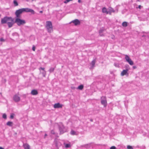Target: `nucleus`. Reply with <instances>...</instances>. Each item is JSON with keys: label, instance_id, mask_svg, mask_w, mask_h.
I'll return each instance as SVG.
<instances>
[{"label": "nucleus", "instance_id": "1", "mask_svg": "<svg viewBox=\"0 0 149 149\" xmlns=\"http://www.w3.org/2000/svg\"><path fill=\"white\" fill-rule=\"evenodd\" d=\"M24 12H30L33 14H34V11L33 10L28 8L20 9L17 10L15 13V14L16 15V18H20V15L22 14Z\"/></svg>", "mask_w": 149, "mask_h": 149}, {"label": "nucleus", "instance_id": "2", "mask_svg": "<svg viewBox=\"0 0 149 149\" xmlns=\"http://www.w3.org/2000/svg\"><path fill=\"white\" fill-rule=\"evenodd\" d=\"M45 27L49 33H51L53 31V26L52 22L50 21H47L46 22Z\"/></svg>", "mask_w": 149, "mask_h": 149}, {"label": "nucleus", "instance_id": "3", "mask_svg": "<svg viewBox=\"0 0 149 149\" xmlns=\"http://www.w3.org/2000/svg\"><path fill=\"white\" fill-rule=\"evenodd\" d=\"M59 130L60 131V134H62L67 131L65 127L61 123L58 124Z\"/></svg>", "mask_w": 149, "mask_h": 149}, {"label": "nucleus", "instance_id": "4", "mask_svg": "<svg viewBox=\"0 0 149 149\" xmlns=\"http://www.w3.org/2000/svg\"><path fill=\"white\" fill-rule=\"evenodd\" d=\"M8 21H11L13 22L14 21V19L11 17L5 16L1 19V22L2 24H4L7 23V22Z\"/></svg>", "mask_w": 149, "mask_h": 149}, {"label": "nucleus", "instance_id": "5", "mask_svg": "<svg viewBox=\"0 0 149 149\" xmlns=\"http://www.w3.org/2000/svg\"><path fill=\"white\" fill-rule=\"evenodd\" d=\"M14 23H17L18 26H20L25 24L26 22L25 20L21 19L19 18H16Z\"/></svg>", "mask_w": 149, "mask_h": 149}, {"label": "nucleus", "instance_id": "6", "mask_svg": "<svg viewBox=\"0 0 149 149\" xmlns=\"http://www.w3.org/2000/svg\"><path fill=\"white\" fill-rule=\"evenodd\" d=\"M100 99L101 104L103 105L104 107H106L107 104L106 97L105 96H102Z\"/></svg>", "mask_w": 149, "mask_h": 149}, {"label": "nucleus", "instance_id": "7", "mask_svg": "<svg viewBox=\"0 0 149 149\" xmlns=\"http://www.w3.org/2000/svg\"><path fill=\"white\" fill-rule=\"evenodd\" d=\"M125 58L126 60V61L130 65H133L134 64V63L133 61L131 60V59L127 55H125Z\"/></svg>", "mask_w": 149, "mask_h": 149}, {"label": "nucleus", "instance_id": "8", "mask_svg": "<svg viewBox=\"0 0 149 149\" xmlns=\"http://www.w3.org/2000/svg\"><path fill=\"white\" fill-rule=\"evenodd\" d=\"M71 22L73 23L75 26H77L80 24L81 22L78 19H76L72 20Z\"/></svg>", "mask_w": 149, "mask_h": 149}, {"label": "nucleus", "instance_id": "9", "mask_svg": "<svg viewBox=\"0 0 149 149\" xmlns=\"http://www.w3.org/2000/svg\"><path fill=\"white\" fill-rule=\"evenodd\" d=\"M128 71L126 70H123V71L121 72L120 75L121 76H123L125 75L128 76L129 75V73L128 72Z\"/></svg>", "mask_w": 149, "mask_h": 149}, {"label": "nucleus", "instance_id": "10", "mask_svg": "<svg viewBox=\"0 0 149 149\" xmlns=\"http://www.w3.org/2000/svg\"><path fill=\"white\" fill-rule=\"evenodd\" d=\"M63 106V105L60 104L59 103H58L55 104L54 105V108H62Z\"/></svg>", "mask_w": 149, "mask_h": 149}, {"label": "nucleus", "instance_id": "11", "mask_svg": "<svg viewBox=\"0 0 149 149\" xmlns=\"http://www.w3.org/2000/svg\"><path fill=\"white\" fill-rule=\"evenodd\" d=\"M13 98L15 102H18L20 101V97L16 95L14 96Z\"/></svg>", "mask_w": 149, "mask_h": 149}, {"label": "nucleus", "instance_id": "12", "mask_svg": "<svg viewBox=\"0 0 149 149\" xmlns=\"http://www.w3.org/2000/svg\"><path fill=\"white\" fill-rule=\"evenodd\" d=\"M115 10L112 8H109L108 11V13H107V14H109L110 15H111L112 13L115 12Z\"/></svg>", "mask_w": 149, "mask_h": 149}, {"label": "nucleus", "instance_id": "13", "mask_svg": "<svg viewBox=\"0 0 149 149\" xmlns=\"http://www.w3.org/2000/svg\"><path fill=\"white\" fill-rule=\"evenodd\" d=\"M105 31V29L103 28H102L100 29L99 31V33L100 36H104V35L102 33L103 32Z\"/></svg>", "mask_w": 149, "mask_h": 149}, {"label": "nucleus", "instance_id": "14", "mask_svg": "<svg viewBox=\"0 0 149 149\" xmlns=\"http://www.w3.org/2000/svg\"><path fill=\"white\" fill-rule=\"evenodd\" d=\"M31 93L33 95H36L38 94V92L36 90H33L31 91Z\"/></svg>", "mask_w": 149, "mask_h": 149}, {"label": "nucleus", "instance_id": "15", "mask_svg": "<svg viewBox=\"0 0 149 149\" xmlns=\"http://www.w3.org/2000/svg\"><path fill=\"white\" fill-rule=\"evenodd\" d=\"M23 146L24 147V149H30V146L28 144H23Z\"/></svg>", "mask_w": 149, "mask_h": 149}, {"label": "nucleus", "instance_id": "16", "mask_svg": "<svg viewBox=\"0 0 149 149\" xmlns=\"http://www.w3.org/2000/svg\"><path fill=\"white\" fill-rule=\"evenodd\" d=\"M14 23L13 22H8L7 23L8 26L9 28L11 27L13 25Z\"/></svg>", "mask_w": 149, "mask_h": 149}, {"label": "nucleus", "instance_id": "17", "mask_svg": "<svg viewBox=\"0 0 149 149\" xmlns=\"http://www.w3.org/2000/svg\"><path fill=\"white\" fill-rule=\"evenodd\" d=\"M95 59L93 60L91 62V64L92 65L91 68H93L95 66Z\"/></svg>", "mask_w": 149, "mask_h": 149}, {"label": "nucleus", "instance_id": "18", "mask_svg": "<svg viewBox=\"0 0 149 149\" xmlns=\"http://www.w3.org/2000/svg\"><path fill=\"white\" fill-rule=\"evenodd\" d=\"M6 125L10 127H12L13 126V123L12 122L8 121L6 123Z\"/></svg>", "mask_w": 149, "mask_h": 149}, {"label": "nucleus", "instance_id": "19", "mask_svg": "<svg viewBox=\"0 0 149 149\" xmlns=\"http://www.w3.org/2000/svg\"><path fill=\"white\" fill-rule=\"evenodd\" d=\"M84 88V86L83 85H79L78 87L77 88V89H79L80 90H82Z\"/></svg>", "mask_w": 149, "mask_h": 149}, {"label": "nucleus", "instance_id": "20", "mask_svg": "<svg viewBox=\"0 0 149 149\" xmlns=\"http://www.w3.org/2000/svg\"><path fill=\"white\" fill-rule=\"evenodd\" d=\"M102 12L103 13H106L107 14V13H108V11L105 7H104L102 9Z\"/></svg>", "mask_w": 149, "mask_h": 149}, {"label": "nucleus", "instance_id": "21", "mask_svg": "<svg viewBox=\"0 0 149 149\" xmlns=\"http://www.w3.org/2000/svg\"><path fill=\"white\" fill-rule=\"evenodd\" d=\"M127 22H124L122 24V25L123 27H126L127 26Z\"/></svg>", "mask_w": 149, "mask_h": 149}, {"label": "nucleus", "instance_id": "22", "mask_svg": "<svg viewBox=\"0 0 149 149\" xmlns=\"http://www.w3.org/2000/svg\"><path fill=\"white\" fill-rule=\"evenodd\" d=\"M125 70H129L130 69V67L129 65L128 64H126L125 66Z\"/></svg>", "mask_w": 149, "mask_h": 149}, {"label": "nucleus", "instance_id": "23", "mask_svg": "<svg viewBox=\"0 0 149 149\" xmlns=\"http://www.w3.org/2000/svg\"><path fill=\"white\" fill-rule=\"evenodd\" d=\"M70 134L72 135H76V132L73 130H72L71 131Z\"/></svg>", "mask_w": 149, "mask_h": 149}, {"label": "nucleus", "instance_id": "24", "mask_svg": "<svg viewBox=\"0 0 149 149\" xmlns=\"http://www.w3.org/2000/svg\"><path fill=\"white\" fill-rule=\"evenodd\" d=\"M13 3L14 4V6H17L18 5L17 2L15 0L14 1Z\"/></svg>", "mask_w": 149, "mask_h": 149}, {"label": "nucleus", "instance_id": "25", "mask_svg": "<svg viewBox=\"0 0 149 149\" xmlns=\"http://www.w3.org/2000/svg\"><path fill=\"white\" fill-rule=\"evenodd\" d=\"M54 70V68H50L49 70V71L50 72H53Z\"/></svg>", "mask_w": 149, "mask_h": 149}, {"label": "nucleus", "instance_id": "26", "mask_svg": "<svg viewBox=\"0 0 149 149\" xmlns=\"http://www.w3.org/2000/svg\"><path fill=\"white\" fill-rule=\"evenodd\" d=\"M65 146L66 148H70L71 146L70 144V143L66 144L65 145Z\"/></svg>", "mask_w": 149, "mask_h": 149}, {"label": "nucleus", "instance_id": "27", "mask_svg": "<svg viewBox=\"0 0 149 149\" xmlns=\"http://www.w3.org/2000/svg\"><path fill=\"white\" fill-rule=\"evenodd\" d=\"M15 116V114L13 113H12L10 116V118L11 119H13V118L14 116Z\"/></svg>", "mask_w": 149, "mask_h": 149}, {"label": "nucleus", "instance_id": "28", "mask_svg": "<svg viewBox=\"0 0 149 149\" xmlns=\"http://www.w3.org/2000/svg\"><path fill=\"white\" fill-rule=\"evenodd\" d=\"M42 74L43 77H45L46 74V72L45 71H44L42 73Z\"/></svg>", "mask_w": 149, "mask_h": 149}, {"label": "nucleus", "instance_id": "29", "mask_svg": "<svg viewBox=\"0 0 149 149\" xmlns=\"http://www.w3.org/2000/svg\"><path fill=\"white\" fill-rule=\"evenodd\" d=\"M2 117L4 119H6L7 118V116L5 113L3 114L2 116Z\"/></svg>", "mask_w": 149, "mask_h": 149}, {"label": "nucleus", "instance_id": "30", "mask_svg": "<svg viewBox=\"0 0 149 149\" xmlns=\"http://www.w3.org/2000/svg\"><path fill=\"white\" fill-rule=\"evenodd\" d=\"M127 148L128 149H133L132 147L130 145H128L127 146Z\"/></svg>", "mask_w": 149, "mask_h": 149}, {"label": "nucleus", "instance_id": "31", "mask_svg": "<svg viewBox=\"0 0 149 149\" xmlns=\"http://www.w3.org/2000/svg\"><path fill=\"white\" fill-rule=\"evenodd\" d=\"M0 41L1 42H4L5 41V40L3 38H1L0 39Z\"/></svg>", "mask_w": 149, "mask_h": 149}, {"label": "nucleus", "instance_id": "32", "mask_svg": "<svg viewBox=\"0 0 149 149\" xmlns=\"http://www.w3.org/2000/svg\"><path fill=\"white\" fill-rule=\"evenodd\" d=\"M116 149V147L114 146H112V147H111L110 149Z\"/></svg>", "mask_w": 149, "mask_h": 149}, {"label": "nucleus", "instance_id": "33", "mask_svg": "<svg viewBox=\"0 0 149 149\" xmlns=\"http://www.w3.org/2000/svg\"><path fill=\"white\" fill-rule=\"evenodd\" d=\"M69 2V0H65V1H64V3H66Z\"/></svg>", "mask_w": 149, "mask_h": 149}, {"label": "nucleus", "instance_id": "34", "mask_svg": "<svg viewBox=\"0 0 149 149\" xmlns=\"http://www.w3.org/2000/svg\"><path fill=\"white\" fill-rule=\"evenodd\" d=\"M40 69L42 70L43 71H45V68H44L40 67L39 68V70H40Z\"/></svg>", "mask_w": 149, "mask_h": 149}, {"label": "nucleus", "instance_id": "35", "mask_svg": "<svg viewBox=\"0 0 149 149\" xmlns=\"http://www.w3.org/2000/svg\"><path fill=\"white\" fill-rule=\"evenodd\" d=\"M35 47L34 46H33L32 47V49L33 51H35Z\"/></svg>", "mask_w": 149, "mask_h": 149}, {"label": "nucleus", "instance_id": "36", "mask_svg": "<svg viewBox=\"0 0 149 149\" xmlns=\"http://www.w3.org/2000/svg\"><path fill=\"white\" fill-rule=\"evenodd\" d=\"M51 134H55V132H54V130H52L51 132Z\"/></svg>", "mask_w": 149, "mask_h": 149}, {"label": "nucleus", "instance_id": "37", "mask_svg": "<svg viewBox=\"0 0 149 149\" xmlns=\"http://www.w3.org/2000/svg\"><path fill=\"white\" fill-rule=\"evenodd\" d=\"M136 67L135 66H133V68L134 69H136Z\"/></svg>", "mask_w": 149, "mask_h": 149}, {"label": "nucleus", "instance_id": "38", "mask_svg": "<svg viewBox=\"0 0 149 149\" xmlns=\"http://www.w3.org/2000/svg\"><path fill=\"white\" fill-rule=\"evenodd\" d=\"M47 136V134H45L44 138H45V137Z\"/></svg>", "mask_w": 149, "mask_h": 149}, {"label": "nucleus", "instance_id": "39", "mask_svg": "<svg viewBox=\"0 0 149 149\" xmlns=\"http://www.w3.org/2000/svg\"><path fill=\"white\" fill-rule=\"evenodd\" d=\"M78 2L79 3H80L81 2V0H78Z\"/></svg>", "mask_w": 149, "mask_h": 149}, {"label": "nucleus", "instance_id": "40", "mask_svg": "<svg viewBox=\"0 0 149 149\" xmlns=\"http://www.w3.org/2000/svg\"><path fill=\"white\" fill-rule=\"evenodd\" d=\"M0 149H4L1 147H0Z\"/></svg>", "mask_w": 149, "mask_h": 149}, {"label": "nucleus", "instance_id": "41", "mask_svg": "<svg viewBox=\"0 0 149 149\" xmlns=\"http://www.w3.org/2000/svg\"><path fill=\"white\" fill-rule=\"evenodd\" d=\"M141 5H139V8H141Z\"/></svg>", "mask_w": 149, "mask_h": 149}, {"label": "nucleus", "instance_id": "42", "mask_svg": "<svg viewBox=\"0 0 149 149\" xmlns=\"http://www.w3.org/2000/svg\"><path fill=\"white\" fill-rule=\"evenodd\" d=\"M72 89H74L75 88L74 87H72Z\"/></svg>", "mask_w": 149, "mask_h": 149}, {"label": "nucleus", "instance_id": "43", "mask_svg": "<svg viewBox=\"0 0 149 149\" xmlns=\"http://www.w3.org/2000/svg\"><path fill=\"white\" fill-rule=\"evenodd\" d=\"M40 13H42V11H40Z\"/></svg>", "mask_w": 149, "mask_h": 149}, {"label": "nucleus", "instance_id": "44", "mask_svg": "<svg viewBox=\"0 0 149 149\" xmlns=\"http://www.w3.org/2000/svg\"><path fill=\"white\" fill-rule=\"evenodd\" d=\"M91 120V121H93V120H92V119H91V120Z\"/></svg>", "mask_w": 149, "mask_h": 149}, {"label": "nucleus", "instance_id": "45", "mask_svg": "<svg viewBox=\"0 0 149 149\" xmlns=\"http://www.w3.org/2000/svg\"><path fill=\"white\" fill-rule=\"evenodd\" d=\"M148 35L149 36V33H148Z\"/></svg>", "mask_w": 149, "mask_h": 149}, {"label": "nucleus", "instance_id": "46", "mask_svg": "<svg viewBox=\"0 0 149 149\" xmlns=\"http://www.w3.org/2000/svg\"><path fill=\"white\" fill-rule=\"evenodd\" d=\"M69 1H72V0H69Z\"/></svg>", "mask_w": 149, "mask_h": 149}]
</instances>
